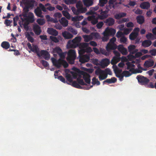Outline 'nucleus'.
I'll return each mask as SVG.
<instances>
[{"mask_svg":"<svg viewBox=\"0 0 156 156\" xmlns=\"http://www.w3.org/2000/svg\"><path fill=\"white\" fill-rule=\"evenodd\" d=\"M81 37L80 36L76 37L72 40H69L67 43V45L70 48H75L77 47L79 48L86 47L89 46L88 43H80Z\"/></svg>","mask_w":156,"mask_h":156,"instance_id":"nucleus-1","label":"nucleus"},{"mask_svg":"<svg viewBox=\"0 0 156 156\" xmlns=\"http://www.w3.org/2000/svg\"><path fill=\"white\" fill-rule=\"evenodd\" d=\"M76 57V53L74 50L71 49L69 50L67 53L66 59L69 63L73 64Z\"/></svg>","mask_w":156,"mask_h":156,"instance_id":"nucleus-2","label":"nucleus"},{"mask_svg":"<svg viewBox=\"0 0 156 156\" xmlns=\"http://www.w3.org/2000/svg\"><path fill=\"white\" fill-rule=\"evenodd\" d=\"M71 9L73 13L74 14L76 15H78L81 13H84L87 10L86 8L83 7V5L77 9L74 7H72Z\"/></svg>","mask_w":156,"mask_h":156,"instance_id":"nucleus-3","label":"nucleus"},{"mask_svg":"<svg viewBox=\"0 0 156 156\" xmlns=\"http://www.w3.org/2000/svg\"><path fill=\"white\" fill-rule=\"evenodd\" d=\"M136 78L138 82L142 85L147 84L149 81V79L142 75H138Z\"/></svg>","mask_w":156,"mask_h":156,"instance_id":"nucleus-4","label":"nucleus"},{"mask_svg":"<svg viewBox=\"0 0 156 156\" xmlns=\"http://www.w3.org/2000/svg\"><path fill=\"white\" fill-rule=\"evenodd\" d=\"M99 12H100V14H97V15L98 16V18L99 19V20H103L106 18L108 17V11L106 10L103 11L101 9L99 10Z\"/></svg>","mask_w":156,"mask_h":156,"instance_id":"nucleus-5","label":"nucleus"},{"mask_svg":"<svg viewBox=\"0 0 156 156\" xmlns=\"http://www.w3.org/2000/svg\"><path fill=\"white\" fill-rule=\"evenodd\" d=\"M79 61L82 63L87 62L90 59V55L89 54L84 55L79 57Z\"/></svg>","mask_w":156,"mask_h":156,"instance_id":"nucleus-6","label":"nucleus"},{"mask_svg":"<svg viewBox=\"0 0 156 156\" xmlns=\"http://www.w3.org/2000/svg\"><path fill=\"white\" fill-rule=\"evenodd\" d=\"M22 2L25 5L32 8L34 6L35 2L34 0H22Z\"/></svg>","mask_w":156,"mask_h":156,"instance_id":"nucleus-7","label":"nucleus"},{"mask_svg":"<svg viewBox=\"0 0 156 156\" xmlns=\"http://www.w3.org/2000/svg\"><path fill=\"white\" fill-rule=\"evenodd\" d=\"M51 60L54 66L58 69H59L62 66V59L59 58L57 60L55 58H52Z\"/></svg>","mask_w":156,"mask_h":156,"instance_id":"nucleus-8","label":"nucleus"},{"mask_svg":"<svg viewBox=\"0 0 156 156\" xmlns=\"http://www.w3.org/2000/svg\"><path fill=\"white\" fill-rule=\"evenodd\" d=\"M116 32L115 30L112 28L107 27L106 29L104 32L105 34H107L109 36L111 35L114 36Z\"/></svg>","mask_w":156,"mask_h":156,"instance_id":"nucleus-9","label":"nucleus"},{"mask_svg":"<svg viewBox=\"0 0 156 156\" xmlns=\"http://www.w3.org/2000/svg\"><path fill=\"white\" fill-rule=\"evenodd\" d=\"M40 57L43 56L44 58L46 60H48L50 57L49 53L46 50H41L40 52Z\"/></svg>","mask_w":156,"mask_h":156,"instance_id":"nucleus-10","label":"nucleus"},{"mask_svg":"<svg viewBox=\"0 0 156 156\" xmlns=\"http://www.w3.org/2000/svg\"><path fill=\"white\" fill-rule=\"evenodd\" d=\"M104 22L107 25L111 26L114 24L115 20L113 18L110 17L104 20Z\"/></svg>","mask_w":156,"mask_h":156,"instance_id":"nucleus-11","label":"nucleus"},{"mask_svg":"<svg viewBox=\"0 0 156 156\" xmlns=\"http://www.w3.org/2000/svg\"><path fill=\"white\" fill-rule=\"evenodd\" d=\"M117 46L115 44H112L109 42L106 46V49L107 51L109 52L111 50H114L117 48Z\"/></svg>","mask_w":156,"mask_h":156,"instance_id":"nucleus-12","label":"nucleus"},{"mask_svg":"<svg viewBox=\"0 0 156 156\" xmlns=\"http://www.w3.org/2000/svg\"><path fill=\"white\" fill-rule=\"evenodd\" d=\"M87 19L89 21H91V23L93 25L96 24L98 22V20H99V19L98 18V16L96 17L94 16H89Z\"/></svg>","mask_w":156,"mask_h":156,"instance_id":"nucleus-13","label":"nucleus"},{"mask_svg":"<svg viewBox=\"0 0 156 156\" xmlns=\"http://www.w3.org/2000/svg\"><path fill=\"white\" fill-rule=\"evenodd\" d=\"M118 49L123 55H126L127 53V49L122 45H119L118 47Z\"/></svg>","mask_w":156,"mask_h":156,"instance_id":"nucleus-14","label":"nucleus"},{"mask_svg":"<svg viewBox=\"0 0 156 156\" xmlns=\"http://www.w3.org/2000/svg\"><path fill=\"white\" fill-rule=\"evenodd\" d=\"M83 78L85 82L88 84H90V75L85 72H83L82 74Z\"/></svg>","mask_w":156,"mask_h":156,"instance_id":"nucleus-15","label":"nucleus"},{"mask_svg":"<svg viewBox=\"0 0 156 156\" xmlns=\"http://www.w3.org/2000/svg\"><path fill=\"white\" fill-rule=\"evenodd\" d=\"M33 30L35 34L37 35H39L41 32L40 27L37 25H35L34 26Z\"/></svg>","mask_w":156,"mask_h":156,"instance_id":"nucleus-16","label":"nucleus"},{"mask_svg":"<svg viewBox=\"0 0 156 156\" xmlns=\"http://www.w3.org/2000/svg\"><path fill=\"white\" fill-rule=\"evenodd\" d=\"M48 33L50 35L56 36L58 34V32L52 28H48Z\"/></svg>","mask_w":156,"mask_h":156,"instance_id":"nucleus-17","label":"nucleus"},{"mask_svg":"<svg viewBox=\"0 0 156 156\" xmlns=\"http://www.w3.org/2000/svg\"><path fill=\"white\" fill-rule=\"evenodd\" d=\"M62 36L65 39H69L73 38V35L68 32L65 31L62 33Z\"/></svg>","mask_w":156,"mask_h":156,"instance_id":"nucleus-18","label":"nucleus"},{"mask_svg":"<svg viewBox=\"0 0 156 156\" xmlns=\"http://www.w3.org/2000/svg\"><path fill=\"white\" fill-rule=\"evenodd\" d=\"M127 66L126 69L127 70H129V71L132 72L133 73H134L133 71L135 69L134 68L135 67V65L132 64L130 62H128L126 63Z\"/></svg>","mask_w":156,"mask_h":156,"instance_id":"nucleus-19","label":"nucleus"},{"mask_svg":"<svg viewBox=\"0 0 156 156\" xmlns=\"http://www.w3.org/2000/svg\"><path fill=\"white\" fill-rule=\"evenodd\" d=\"M99 7L98 6H96L95 7H91L90 9V11L87 12V15H93L96 14V15L97 14L95 11L98 9Z\"/></svg>","mask_w":156,"mask_h":156,"instance_id":"nucleus-20","label":"nucleus"},{"mask_svg":"<svg viewBox=\"0 0 156 156\" xmlns=\"http://www.w3.org/2000/svg\"><path fill=\"white\" fill-rule=\"evenodd\" d=\"M150 6V4L148 2H144L140 5V7L142 9H147Z\"/></svg>","mask_w":156,"mask_h":156,"instance_id":"nucleus-21","label":"nucleus"},{"mask_svg":"<svg viewBox=\"0 0 156 156\" xmlns=\"http://www.w3.org/2000/svg\"><path fill=\"white\" fill-rule=\"evenodd\" d=\"M34 12L36 15L39 17H43L42 12L41 9L39 7H37L34 10Z\"/></svg>","mask_w":156,"mask_h":156,"instance_id":"nucleus-22","label":"nucleus"},{"mask_svg":"<svg viewBox=\"0 0 156 156\" xmlns=\"http://www.w3.org/2000/svg\"><path fill=\"white\" fill-rule=\"evenodd\" d=\"M137 22L139 24H141L144 23L145 20L143 16L139 15L137 16L136 18Z\"/></svg>","mask_w":156,"mask_h":156,"instance_id":"nucleus-23","label":"nucleus"},{"mask_svg":"<svg viewBox=\"0 0 156 156\" xmlns=\"http://www.w3.org/2000/svg\"><path fill=\"white\" fill-rule=\"evenodd\" d=\"M126 14L124 12H120L119 13L116 14L114 15V18L116 19L119 20L121 18L124 17L126 16Z\"/></svg>","mask_w":156,"mask_h":156,"instance_id":"nucleus-24","label":"nucleus"},{"mask_svg":"<svg viewBox=\"0 0 156 156\" xmlns=\"http://www.w3.org/2000/svg\"><path fill=\"white\" fill-rule=\"evenodd\" d=\"M152 44V42L150 40H146L144 41L142 43V45L145 47L150 46Z\"/></svg>","mask_w":156,"mask_h":156,"instance_id":"nucleus-25","label":"nucleus"},{"mask_svg":"<svg viewBox=\"0 0 156 156\" xmlns=\"http://www.w3.org/2000/svg\"><path fill=\"white\" fill-rule=\"evenodd\" d=\"M30 16H28L26 18L27 22L32 23L34 21V16L32 12L29 13Z\"/></svg>","mask_w":156,"mask_h":156,"instance_id":"nucleus-26","label":"nucleus"},{"mask_svg":"<svg viewBox=\"0 0 156 156\" xmlns=\"http://www.w3.org/2000/svg\"><path fill=\"white\" fill-rule=\"evenodd\" d=\"M1 47L5 49H7L10 47V45L9 42L7 41H3L1 44Z\"/></svg>","mask_w":156,"mask_h":156,"instance_id":"nucleus-27","label":"nucleus"},{"mask_svg":"<svg viewBox=\"0 0 156 156\" xmlns=\"http://www.w3.org/2000/svg\"><path fill=\"white\" fill-rule=\"evenodd\" d=\"M60 22L64 27H67L68 25V21L65 17L62 18Z\"/></svg>","mask_w":156,"mask_h":156,"instance_id":"nucleus-28","label":"nucleus"},{"mask_svg":"<svg viewBox=\"0 0 156 156\" xmlns=\"http://www.w3.org/2000/svg\"><path fill=\"white\" fill-rule=\"evenodd\" d=\"M154 65V62L153 60L147 61L145 62L144 66L146 67L152 66Z\"/></svg>","mask_w":156,"mask_h":156,"instance_id":"nucleus-29","label":"nucleus"},{"mask_svg":"<svg viewBox=\"0 0 156 156\" xmlns=\"http://www.w3.org/2000/svg\"><path fill=\"white\" fill-rule=\"evenodd\" d=\"M136 46L134 45H130L128 46V51L130 53L132 54H135L136 51L135 50Z\"/></svg>","mask_w":156,"mask_h":156,"instance_id":"nucleus-30","label":"nucleus"},{"mask_svg":"<svg viewBox=\"0 0 156 156\" xmlns=\"http://www.w3.org/2000/svg\"><path fill=\"white\" fill-rule=\"evenodd\" d=\"M117 81V79L115 77H112L111 79H107L103 81V83L105 82L109 83H115Z\"/></svg>","mask_w":156,"mask_h":156,"instance_id":"nucleus-31","label":"nucleus"},{"mask_svg":"<svg viewBox=\"0 0 156 156\" xmlns=\"http://www.w3.org/2000/svg\"><path fill=\"white\" fill-rule=\"evenodd\" d=\"M138 33L132 32L129 35V38L131 40H134L137 37Z\"/></svg>","mask_w":156,"mask_h":156,"instance_id":"nucleus-32","label":"nucleus"},{"mask_svg":"<svg viewBox=\"0 0 156 156\" xmlns=\"http://www.w3.org/2000/svg\"><path fill=\"white\" fill-rule=\"evenodd\" d=\"M30 50L33 52L36 53L37 55L39 57H40V52L39 51V49L37 46L35 45L34 46L33 48L32 47V49Z\"/></svg>","mask_w":156,"mask_h":156,"instance_id":"nucleus-33","label":"nucleus"},{"mask_svg":"<svg viewBox=\"0 0 156 156\" xmlns=\"http://www.w3.org/2000/svg\"><path fill=\"white\" fill-rule=\"evenodd\" d=\"M83 3L84 5L87 7L91 6L93 3V1L91 0H84Z\"/></svg>","mask_w":156,"mask_h":156,"instance_id":"nucleus-34","label":"nucleus"},{"mask_svg":"<svg viewBox=\"0 0 156 156\" xmlns=\"http://www.w3.org/2000/svg\"><path fill=\"white\" fill-rule=\"evenodd\" d=\"M120 58L118 57H114L111 60V63L112 65H115L119 62Z\"/></svg>","mask_w":156,"mask_h":156,"instance_id":"nucleus-35","label":"nucleus"},{"mask_svg":"<svg viewBox=\"0 0 156 156\" xmlns=\"http://www.w3.org/2000/svg\"><path fill=\"white\" fill-rule=\"evenodd\" d=\"M26 37L27 38L28 41L33 43L34 42V39L31 36L29 33L27 32L25 34Z\"/></svg>","mask_w":156,"mask_h":156,"instance_id":"nucleus-36","label":"nucleus"},{"mask_svg":"<svg viewBox=\"0 0 156 156\" xmlns=\"http://www.w3.org/2000/svg\"><path fill=\"white\" fill-rule=\"evenodd\" d=\"M83 16H74L72 18V20L73 21H79L83 19Z\"/></svg>","mask_w":156,"mask_h":156,"instance_id":"nucleus-37","label":"nucleus"},{"mask_svg":"<svg viewBox=\"0 0 156 156\" xmlns=\"http://www.w3.org/2000/svg\"><path fill=\"white\" fill-rule=\"evenodd\" d=\"M83 37L84 39V41L85 42H88L92 39L90 35H83Z\"/></svg>","mask_w":156,"mask_h":156,"instance_id":"nucleus-38","label":"nucleus"},{"mask_svg":"<svg viewBox=\"0 0 156 156\" xmlns=\"http://www.w3.org/2000/svg\"><path fill=\"white\" fill-rule=\"evenodd\" d=\"M72 86L76 88H78V89H82L83 87L81 86H80V84H79L78 82L75 81H74L73 82L72 84Z\"/></svg>","mask_w":156,"mask_h":156,"instance_id":"nucleus-39","label":"nucleus"},{"mask_svg":"<svg viewBox=\"0 0 156 156\" xmlns=\"http://www.w3.org/2000/svg\"><path fill=\"white\" fill-rule=\"evenodd\" d=\"M62 13L63 15L66 18L68 19H69L70 18V15L67 11H62Z\"/></svg>","mask_w":156,"mask_h":156,"instance_id":"nucleus-40","label":"nucleus"},{"mask_svg":"<svg viewBox=\"0 0 156 156\" xmlns=\"http://www.w3.org/2000/svg\"><path fill=\"white\" fill-rule=\"evenodd\" d=\"M92 83L94 85L96 84L97 85H99L100 84V82L95 77H94L92 79Z\"/></svg>","mask_w":156,"mask_h":156,"instance_id":"nucleus-41","label":"nucleus"},{"mask_svg":"<svg viewBox=\"0 0 156 156\" xmlns=\"http://www.w3.org/2000/svg\"><path fill=\"white\" fill-rule=\"evenodd\" d=\"M116 73L115 75L116 76L119 78L120 81H122L123 80V76L122 74V73Z\"/></svg>","mask_w":156,"mask_h":156,"instance_id":"nucleus-42","label":"nucleus"},{"mask_svg":"<svg viewBox=\"0 0 156 156\" xmlns=\"http://www.w3.org/2000/svg\"><path fill=\"white\" fill-rule=\"evenodd\" d=\"M112 67L114 69L115 73H121L122 72V70L119 69L115 64L113 65Z\"/></svg>","mask_w":156,"mask_h":156,"instance_id":"nucleus-43","label":"nucleus"},{"mask_svg":"<svg viewBox=\"0 0 156 156\" xmlns=\"http://www.w3.org/2000/svg\"><path fill=\"white\" fill-rule=\"evenodd\" d=\"M106 51L105 49L103 48H101L100 50V53L106 56H108L109 55V53Z\"/></svg>","mask_w":156,"mask_h":156,"instance_id":"nucleus-44","label":"nucleus"},{"mask_svg":"<svg viewBox=\"0 0 156 156\" xmlns=\"http://www.w3.org/2000/svg\"><path fill=\"white\" fill-rule=\"evenodd\" d=\"M110 64L109 60L108 58H105L103 61L102 64L103 65L105 66H107Z\"/></svg>","mask_w":156,"mask_h":156,"instance_id":"nucleus-45","label":"nucleus"},{"mask_svg":"<svg viewBox=\"0 0 156 156\" xmlns=\"http://www.w3.org/2000/svg\"><path fill=\"white\" fill-rule=\"evenodd\" d=\"M37 22L40 25H43L45 23V22L44 19H38L37 20Z\"/></svg>","mask_w":156,"mask_h":156,"instance_id":"nucleus-46","label":"nucleus"},{"mask_svg":"<svg viewBox=\"0 0 156 156\" xmlns=\"http://www.w3.org/2000/svg\"><path fill=\"white\" fill-rule=\"evenodd\" d=\"M77 81L78 83L79 84L82 85H87V84L84 83L83 79L80 78H77Z\"/></svg>","mask_w":156,"mask_h":156,"instance_id":"nucleus-47","label":"nucleus"},{"mask_svg":"<svg viewBox=\"0 0 156 156\" xmlns=\"http://www.w3.org/2000/svg\"><path fill=\"white\" fill-rule=\"evenodd\" d=\"M107 77V74H105L104 73L103 74L100 75L99 76V78L100 80H103L106 79Z\"/></svg>","mask_w":156,"mask_h":156,"instance_id":"nucleus-48","label":"nucleus"},{"mask_svg":"<svg viewBox=\"0 0 156 156\" xmlns=\"http://www.w3.org/2000/svg\"><path fill=\"white\" fill-rule=\"evenodd\" d=\"M53 51L54 52L57 53L59 54L62 52V50L59 47H57L54 49Z\"/></svg>","mask_w":156,"mask_h":156,"instance_id":"nucleus-49","label":"nucleus"},{"mask_svg":"<svg viewBox=\"0 0 156 156\" xmlns=\"http://www.w3.org/2000/svg\"><path fill=\"white\" fill-rule=\"evenodd\" d=\"M104 73V71L102 70L101 69L99 68L97 69L95 71V73L96 75H98L100 74L101 75Z\"/></svg>","mask_w":156,"mask_h":156,"instance_id":"nucleus-50","label":"nucleus"},{"mask_svg":"<svg viewBox=\"0 0 156 156\" xmlns=\"http://www.w3.org/2000/svg\"><path fill=\"white\" fill-rule=\"evenodd\" d=\"M146 37L148 40H149L150 39H153L154 36L152 33H149L146 35Z\"/></svg>","mask_w":156,"mask_h":156,"instance_id":"nucleus-51","label":"nucleus"},{"mask_svg":"<svg viewBox=\"0 0 156 156\" xmlns=\"http://www.w3.org/2000/svg\"><path fill=\"white\" fill-rule=\"evenodd\" d=\"M122 73L123 76L126 77H129L132 74V73L127 71H124L122 72Z\"/></svg>","mask_w":156,"mask_h":156,"instance_id":"nucleus-52","label":"nucleus"},{"mask_svg":"<svg viewBox=\"0 0 156 156\" xmlns=\"http://www.w3.org/2000/svg\"><path fill=\"white\" fill-rule=\"evenodd\" d=\"M84 48L85 53H90L93 51L91 48L90 47H88V46L86 47H84Z\"/></svg>","mask_w":156,"mask_h":156,"instance_id":"nucleus-53","label":"nucleus"},{"mask_svg":"<svg viewBox=\"0 0 156 156\" xmlns=\"http://www.w3.org/2000/svg\"><path fill=\"white\" fill-rule=\"evenodd\" d=\"M132 29L130 28H124L123 34L126 35L128 34L131 32Z\"/></svg>","mask_w":156,"mask_h":156,"instance_id":"nucleus-54","label":"nucleus"},{"mask_svg":"<svg viewBox=\"0 0 156 156\" xmlns=\"http://www.w3.org/2000/svg\"><path fill=\"white\" fill-rule=\"evenodd\" d=\"M66 77L67 80L70 82L72 81V79L71 76L69 74L66 73Z\"/></svg>","mask_w":156,"mask_h":156,"instance_id":"nucleus-55","label":"nucleus"},{"mask_svg":"<svg viewBox=\"0 0 156 156\" xmlns=\"http://www.w3.org/2000/svg\"><path fill=\"white\" fill-rule=\"evenodd\" d=\"M79 48L80 49V50L79 51L78 53L79 55V56L80 57L83 55L85 53V52L84 48Z\"/></svg>","mask_w":156,"mask_h":156,"instance_id":"nucleus-56","label":"nucleus"},{"mask_svg":"<svg viewBox=\"0 0 156 156\" xmlns=\"http://www.w3.org/2000/svg\"><path fill=\"white\" fill-rule=\"evenodd\" d=\"M62 65L64 68H66L68 67L69 64L66 61L62 59Z\"/></svg>","mask_w":156,"mask_h":156,"instance_id":"nucleus-57","label":"nucleus"},{"mask_svg":"<svg viewBox=\"0 0 156 156\" xmlns=\"http://www.w3.org/2000/svg\"><path fill=\"white\" fill-rule=\"evenodd\" d=\"M104 73H105V74H108L110 75H112V73L111 70L107 68L105 69V71H104Z\"/></svg>","mask_w":156,"mask_h":156,"instance_id":"nucleus-58","label":"nucleus"},{"mask_svg":"<svg viewBox=\"0 0 156 156\" xmlns=\"http://www.w3.org/2000/svg\"><path fill=\"white\" fill-rule=\"evenodd\" d=\"M50 38L53 41L56 43H58L59 41L58 39L55 37L51 36Z\"/></svg>","mask_w":156,"mask_h":156,"instance_id":"nucleus-59","label":"nucleus"},{"mask_svg":"<svg viewBox=\"0 0 156 156\" xmlns=\"http://www.w3.org/2000/svg\"><path fill=\"white\" fill-rule=\"evenodd\" d=\"M40 62L45 67H47L49 66L48 62L44 60H41Z\"/></svg>","mask_w":156,"mask_h":156,"instance_id":"nucleus-60","label":"nucleus"},{"mask_svg":"<svg viewBox=\"0 0 156 156\" xmlns=\"http://www.w3.org/2000/svg\"><path fill=\"white\" fill-rule=\"evenodd\" d=\"M107 2L106 0H99V4L100 6H103Z\"/></svg>","mask_w":156,"mask_h":156,"instance_id":"nucleus-61","label":"nucleus"},{"mask_svg":"<svg viewBox=\"0 0 156 156\" xmlns=\"http://www.w3.org/2000/svg\"><path fill=\"white\" fill-rule=\"evenodd\" d=\"M12 20L6 19L5 20L4 23L7 26H9L10 25V24L12 23Z\"/></svg>","mask_w":156,"mask_h":156,"instance_id":"nucleus-62","label":"nucleus"},{"mask_svg":"<svg viewBox=\"0 0 156 156\" xmlns=\"http://www.w3.org/2000/svg\"><path fill=\"white\" fill-rule=\"evenodd\" d=\"M58 79L64 83H67L65 78L62 76H60L58 77Z\"/></svg>","mask_w":156,"mask_h":156,"instance_id":"nucleus-63","label":"nucleus"},{"mask_svg":"<svg viewBox=\"0 0 156 156\" xmlns=\"http://www.w3.org/2000/svg\"><path fill=\"white\" fill-rule=\"evenodd\" d=\"M103 22H100L97 24L96 26L98 29H100L103 27Z\"/></svg>","mask_w":156,"mask_h":156,"instance_id":"nucleus-64","label":"nucleus"}]
</instances>
